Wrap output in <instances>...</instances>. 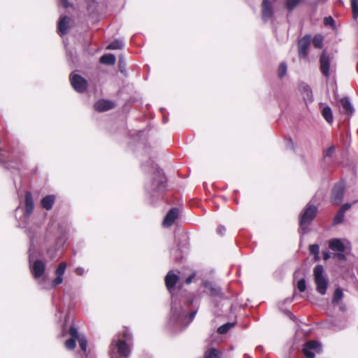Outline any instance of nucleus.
<instances>
[{
	"label": "nucleus",
	"instance_id": "nucleus-17",
	"mask_svg": "<svg viewBox=\"0 0 358 358\" xmlns=\"http://www.w3.org/2000/svg\"><path fill=\"white\" fill-rule=\"evenodd\" d=\"M71 18L68 16H63L60 17L58 23V33L62 36L66 34L70 28Z\"/></svg>",
	"mask_w": 358,
	"mask_h": 358
},
{
	"label": "nucleus",
	"instance_id": "nucleus-42",
	"mask_svg": "<svg viewBox=\"0 0 358 358\" xmlns=\"http://www.w3.org/2000/svg\"><path fill=\"white\" fill-rule=\"evenodd\" d=\"M6 160V153L0 149V164H3Z\"/></svg>",
	"mask_w": 358,
	"mask_h": 358
},
{
	"label": "nucleus",
	"instance_id": "nucleus-6",
	"mask_svg": "<svg viewBox=\"0 0 358 358\" xmlns=\"http://www.w3.org/2000/svg\"><path fill=\"white\" fill-rule=\"evenodd\" d=\"M314 281L316 285V291L321 295L327 293L328 279L325 275L324 267L317 264L313 269Z\"/></svg>",
	"mask_w": 358,
	"mask_h": 358
},
{
	"label": "nucleus",
	"instance_id": "nucleus-23",
	"mask_svg": "<svg viewBox=\"0 0 358 358\" xmlns=\"http://www.w3.org/2000/svg\"><path fill=\"white\" fill-rule=\"evenodd\" d=\"M222 353L215 348H210L205 352L204 358H221Z\"/></svg>",
	"mask_w": 358,
	"mask_h": 358
},
{
	"label": "nucleus",
	"instance_id": "nucleus-34",
	"mask_svg": "<svg viewBox=\"0 0 358 358\" xmlns=\"http://www.w3.org/2000/svg\"><path fill=\"white\" fill-rule=\"evenodd\" d=\"M344 215L345 213L339 210L334 218V224H338L341 223L344 220Z\"/></svg>",
	"mask_w": 358,
	"mask_h": 358
},
{
	"label": "nucleus",
	"instance_id": "nucleus-1",
	"mask_svg": "<svg viewBox=\"0 0 358 358\" xmlns=\"http://www.w3.org/2000/svg\"><path fill=\"white\" fill-rule=\"evenodd\" d=\"M178 279V275L172 271L168 272L164 279L166 287L171 294L172 297L169 324L175 331H180L186 328L194 320L198 311V308H196L189 314L187 313L186 306L192 304L193 303L192 300H189L187 303L183 302V305H181L180 301L178 302V298L173 292Z\"/></svg>",
	"mask_w": 358,
	"mask_h": 358
},
{
	"label": "nucleus",
	"instance_id": "nucleus-29",
	"mask_svg": "<svg viewBox=\"0 0 358 358\" xmlns=\"http://www.w3.org/2000/svg\"><path fill=\"white\" fill-rule=\"evenodd\" d=\"M234 326V323L231 322H227L222 326H220L217 329V332L220 334H226L231 328H232Z\"/></svg>",
	"mask_w": 358,
	"mask_h": 358
},
{
	"label": "nucleus",
	"instance_id": "nucleus-47",
	"mask_svg": "<svg viewBox=\"0 0 358 358\" xmlns=\"http://www.w3.org/2000/svg\"><path fill=\"white\" fill-rule=\"evenodd\" d=\"M61 3L64 6V7H65V8L69 7V2L67 0H61Z\"/></svg>",
	"mask_w": 358,
	"mask_h": 358
},
{
	"label": "nucleus",
	"instance_id": "nucleus-15",
	"mask_svg": "<svg viewBox=\"0 0 358 358\" xmlns=\"http://www.w3.org/2000/svg\"><path fill=\"white\" fill-rule=\"evenodd\" d=\"M69 334L71 338L66 340L64 345L66 349L73 350L76 347L77 337H78V331L75 327L71 326L69 329Z\"/></svg>",
	"mask_w": 358,
	"mask_h": 358
},
{
	"label": "nucleus",
	"instance_id": "nucleus-35",
	"mask_svg": "<svg viewBox=\"0 0 358 358\" xmlns=\"http://www.w3.org/2000/svg\"><path fill=\"white\" fill-rule=\"evenodd\" d=\"M287 64L285 62H282L280 64L279 68H278V76L280 78H282L285 75V73L287 72Z\"/></svg>",
	"mask_w": 358,
	"mask_h": 358
},
{
	"label": "nucleus",
	"instance_id": "nucleus-46",
	"mask_svg": "<svg viewBox=\"0 0 358 358\" xmlns=\"http://www.w3.org/2000/svg\"><path fill=\"white\" fill-rule=\"evenodd\" d=\"M194 277V275H189V277H187L185 280L186 283L190 284L192 282V278Z\"/></svg>",
	"mask_w": 358,
	"mask_h": 358
},
{
	"label": "nucleus",
	"instance_id": "nucleus-36",
	"mask_svg": "<svg viewBox=\"0 0 358 358\" xmlns=\"http://www.w3.org/2000/svg\"><path fill=\"white\" fill-rule=\"evenodd\" d=\"M296 287H297V289H299V291L300 292H305L306 289V280L304 278H301L300 279L298 282H297V285H296Z\"/></svg>",
	"mask_w": 358,
	"mask_h": 358
},
{
	"label": "nucleus",
	"instance_id": "nucleus-16",
	"mask_svg": "<svg viewBox=\"0 0 358 358\" xmlns=\"http://www.w3.org/2000/svg\"><path fill=\"white\" fill-rule=\"evenodd\" d=\"M320 69L322 74L328 78L329 76L330 59L328 55L323 52L320 57Z\"/></svg>",
	"mask_w": 358,
	"mask_h": 358
},
{
	"label": "nucleus",
	"instance_id": "nucleus-12",
	"mask_svg": "<svg viewBox=\"0 0 358 358\" xmlns=\"http://www.w3.org/2000/svg\"><path fill=\"white\" fill-rule=\"evenodd\" d=\"M273 15V7L269 0H263L262 3V18L264 22L268 21Z\"/></svg>",
	"mask_w": 358,
	"mask_h": 358
},
{
	"label": "nucleus",
	"instance_id": "nucleus-41",
	"mask_svg": "<svg viewBox=\"0 0 358 358\" xmlns=\"http://www.w3.org/2000/svg\"><path fill=\"white\" fill-rule=\"evenodd\" d=\"M304 89L306 90V91L307 92V96L308 97V99H310V101H313V95H312V92L310 90V87L307 85L304 87Z\"/></svg>",
	"mask_w": 358,
	"mask_h": 358
},
{
	"label": "nucleus",
	"instance_id": "nucleus-31",
	"mask_svg": "<svg viewBox=\"0 0 358 358\" xmlns=\"http://www.w3.org/2000/svg\"><path fill=\"white\" fill-rule=\"evenodd\" d=\"M313 44L315 48H321L323 45V38L321 35L315 36L313 39Z\"/></svg>",
	"mask_w": 358,
	"mask_h": 358
},
{
	"label": "nucleus",
	"instance_id": "nucleus-24",
	"mask_svg": "<svg viewBox=\"0 0 358 358\" xmlns=\"http://www.w3.org/2000/svg\"><path fill=\"white\" fill-rule=\"evenodd\" d=\"M205 286L209 290L211 295L219 296L221 294V289L219 287L210 282L206 283Z\"/></svg>",
	"mask_w": 358,
	"mask_h": 358
},
{
	"label": "nucleus",
	"instance_id": "nucleus-21",
	"mask_svg": "<svg viewBox=\"0 0 358 358\" xmlns=\"http://www.w3.org/2000/svg\"><path fill=\"white\" fill-rule=\"evenodd\" d=\"M342 108L345 113L349 115H352L354 112L353 106L348 97H344L341 100Z\"/></svg>",
	"mask_w": 358,
	"mask_h": 358
},
{
	"label": "nucleus",
	"instance_id": "nucleus-18",
	"mask_svg": "<svg viewBox=\"0 0 358 358\" xmlns=\"http://www.w3.org/2000/svg\"><path fill=\"white\" fill-rule=\"evenodd\" d=\"M114 103L109 100L101 99L96 101L94 104V108L99 112L108 110L114 107Z\"/></svg>",
	"mask_w": 358,
	"mask_h": 358
},
{
	"label": "nucleus",
	"instance_id": "nucleus-20",
	"mask_svg": "<svg viewBox=\"0 0 358 358\" xmlns=\"http://www.w3.org/2000/svg\"><path fill=\"white\" fill-rule=\"evenodd\" d=\"M55 196L52 194L45 196L41 201V206L45 210H50L55 202Z\"/></svg>",
	"mask_w": 358,
	"mask_h": 358
},
{
	"label": "nucleus",
	"instance_id": "nucleus-27",
	"mask_svg": "<svg viewBox=\"0 0 358 358\" xmlns=\"http://www.w3.org/2000/svg\"><path fill=\"white\" fill-rule=\"evenodd\" d=\"M124 46V43L122 41L116 40L110 44H108L106 47L108 50H118L122 48Z\"/></svg>",
	"mask_w": 358,
	"mask_h": 358
},
{
	"label": "nucleus",
	"instance_id": "nucleus-37",
	"mask_svg": "<svg viewBox=\"0 0 358 358\" xmlns=\"http://www.w3.org/2000/svg\"><path fill=\"white\" fill-rule=\"evenodd\" d=\"M335 150L334 146H330L324 152V157H331Z\"/></svg>",
	"mask_w": 358,
	"mask_h": 358
},
{
	"label": "nucleus",
	"instance_id": "nucleus-14",
	"mask_svg": "<svg viewBox=\"0 0 358 358\" xmlns=\"http://www.w3.org/2000/svg\"><path fill=\"white\" fill-rule=\"evenodd\" d=\"M310 36H305L299 41V55L300 57H306L307 56L308 48L310 43Z\"/></svg>",
	"mask_w": 358,
	"mask_h": 358
},
{
	"label": "nucleus",
	"instance_id": "nucleus-10",
	"mask_svg": "<svg viewBox=\"0 0 358 358\" xmlns=\"http://www.w3.org/2000/svg\"><path fill=\"white\" fill-rule=\"evenodd\" d=\"M73 88L79 93L83 92L87 86V80L80 75L71 73L69 77Z\"/></svg>",
	"mask_w": 358,
	"mask_h": 358
},
{
	"label": "nucleus",
	"instance_id": "nucleus-32",
	"mask_svg": "<svg viewBox=\"0 0 358 358\" xmlns=\"http://www.w3.org/2000/svg\"><path fill=\"white\" fill-rule=\"evenodd\" d=\"M309 252L311 255H314L315 259L318 258L320 252V246L317 244H313L309 245Z\"/></svg>",
	"mask_w": 358,
	"mask_h": 358
},
{
	"label": "nucleus",
	"instance_id": "nucleus-4",
	"mask_svg": "<svg viewBox=\"0 0 358 358\" xmlns=\"http://www.w3.org/2000/svg\"><path fill=\"white\" fill-rule=\"evenodd\" d=\"M131 338L128 329L114 338L110 345V358H129L131 351Z\"/></svg>",
	"mask_w": 358,
	"mask_h": 358
},
{
	"label": "nucleus",
	"instance_id": "nucleus-22",
	"mask_svg": "<svg viewBox=\"0 0 358 358\" xmlns=\"http://www.w3.org/2000/svg\"><path fill=\"white\" fill-rule=\"evenodd\" d=\"M115 57L113 54H106L101 57L100 62L107 65H113L115 63Z\"/></svg>",
	"mask_w": 358,
	"mask_h": 358
},
{
	"label": "nucleus",
	"instance_id": "nucleus-33",
	"mask_svg": "<svg viewBox=\"0 0 358 358\" xmlns=\"http://www.w3.org/2000/svg\"><path fill=\"white\" fill-rule=\"evenodd\" d=\"M301 0H286V7L291 11L292 10Z\"/></svg>",
	"mask_w": 358,
	"mask_h": 358
},
{
	"label": "nucleus",
	"instance_id": "nucleus-5",
	"mask_svg": "<svg viewBox=\"0 0 358 358\" xmlns=\"http://www.w3.org/2000/svg\"><path fill=\"white\" fill-rule=\"evenodd\" d=\"M152 175L145 184V190L151 196H157L163 192L166 187V178L162 169L153 161L150 162Z\"/></svg>",
	"mask_w": 358,
	"mask_h": 358
},
{
	"label": "nucleus",
	"instance_id": "nucleus-9",
	"mask_svg": "<svg viewBox=\"0 0 358 358\" xmlns=\"http://www.w3.org/2000/svg\"><path fill=\"white\" fill-rule=\"evenodd\" d=\"M321 350V343L316 341L306 342L303 348V352L306 358H315V353H319Z\"/></svg>",
	"mask_w": 358,
	"mask_h": 358
},
{
	"label": "nucleus",
	"instance_id": "nucleus-19",
	"mask_svg": "<svg viewBox=\"0 0 358 358\" xmlns=\"http://www.w3.org/2000/svg\"><path fill=\"white\" fill-rule=\"evenodd\" d=\"M34 201L31 192H27L25 193V211L24 216L29 217L34 210Z\"/></svg>",
	"mask_w": 358,
	"mask_h": 358
},
{
	"label": "nucleus",
	"instance_id": "nucleus-30",
	"mask_svg": "<svg viewBox=\"0 0 358 358\" xmlns=\"http://www.w3.org/2000/svg\"><path fill=\"white\" fill-rule=\"evenodd\" d=\"M350 1L352 17L354 20H357V18L358 17V0H350Z\"/></svg>",
	"mask_w": 358,
	"mask_h": 358
},
{
	"label": "nucleus",
	"instance_id": "nucleus-50",
	"mask_svg": "<svg viewBox=\"0 0 358 358\" xmlns=\"http://www.w3.org/2000/svg\"><path fill=\"white\" fill-rule=\"evenodd\" d=\"M171 255H172V256H173V255H173V251H171Z\"/></svg>",
	"mask_w": 358,
	"mask_h": 358
},
{
	"label": "nucleus",
	"instance_id": "nucleus-3",
	"mask_svg": "<svg viewBox=\"0 0 358 358\" xmlns=\"http://www.w3.org/2000/svg\"><path fill=\"white\" fill-rule=\"evenodd\" d=\"M67 240V231L61 226L54 231L52 226H48L45 236V244L47 247L46 253L50 259L59 257V250Z\"/></svg>",
	"mask_w": 358,
	"mask_h": 358
},
{
	"label": "nucleus",
	"instance_id": "nucleus-11",
	"mask_svg": "<svg viewBox=\"0 0 358 358\" xmlns=\"http://www.w3.org/2000/svg\"><path fill=\"white\" fill-rule=\"evenodd\" d=\"M345 190V183L343 181H340L336 183L331 192V202L335 204H339L343 197Z\"/></svg>",
	"mask_w": 358,
	"mask_h": 358
},
{
	"label": "nucleus",
	"instance_id": "nucleus-49",
	"mask_svg": "<svg viewBox=\"0 0 358 358\" xmlns=\"http://www.w3.org/2000/svg\"><path fill=\"white\" fill-rule=\"evenodd\" d=\"M167 121H168V118H167V117H163V122H164V123H166Z\"/></svg>",
	"mask_w": 358,
	"mask_h": 358
},
{
	"label": "nucleus",
	"instance_id": "nucleus-43",
	"mask_svg": "<svg viewBox=\"0 0 358 358\" xmlns=\"http://www.w3.org/2000/svg\"><path fill=\"white\" fill-rule=\"evenodd\" d=\"M75 272L78 275H83L85 273V270L82 267H78L76 268Z\"/></svg>",
	"mask_w": 358,
	"mask_h": 358
},
{
	"label": "nucleus",
	"instance_id": "nucleus-25",
	"mask_svg": "<svg viewBox=\"0 0 358 358\" xmlns=\"http://www.w3.org/2000/svg\"><path fill=\"white\" fill-rule=\"evenodd\" d=\"M322 116L325 119V120L331 123L333 122V115L331 108L329 106H326L322 109Z\"/></svg>",
	"mask_w": 358,
	"mask_h": 358
},
{
	"label": "nucleus",
	"instance_id": "nucleus-2",
	"mask_svg": "<svg viewBox=\"0 0 358 358\" xmlns=\"http://www.w3.org/2000/svg\"><path fill=\"white\" fill-rule=\"evenodd\" d=\"M31 241V245L29 248V268L31 273L34 279L36 281L41 289L45 290H51L56 288L57 286L61 285L64 281V275L65 274L67 264L65 262H62L59 264L55 271V277L51 280L48 279V275L45 273L46 264L41 259L35 260L33 263L31 262V247L34 245V238L35 235L38 234V229L36 227L34 231L29 230L27 231Z\"/></svg>",
	"mask_w": 358,
	"mask_h": 358
},
{
	"label": "nucleus",
	"instance_id": "nucleus-8",
	"mask_svg": "<svg viewBox=\"0 0 358 358\" xmlns=\"http://www.w3.org/2000/svg\"><path fill=\"white\" fill-rule=\"evenodd\" d=\"M350 243L345 239L332 238L329 241V248L334 252L333 257L339 260L345 261V255L343 254Z\"/></svg>",
	"mask_w": 358,
	"mask_h": 358
},
{
	"label": "nucleus",
	"instance_id": "nucleus-40",
	"mask_svg": "<svg viewBox=\"0 0 358 358\" xmlns=\"http://www.w3.org/2000/svg\"><path fill=\"white\" fill-rule=\"evenodd\" d=\"M351 203H345L341 207L340 210L345 213L346 210L351 208Z\"/></svg>",
	"mask_w": 358,
	"mask_h": 358
},
{
	"label": "nucleus",
	"instance_id": "nucleus-45",
	"mask_svg": "<svg viewBox=\"0 0 358 358\" xmlns=\"http://www.w3.org/2000/svg\"><path fill=\"white\" fill-rule=\"evenodd\" d=\"M322 255H323V259L324 260L327 261V259H329L330 258V255L328 252H322Z\"/></svg>",
	"mask_w": 358,
	"mask_h": 358
},
{
	"label": "nucleus",
	"instance_id": "nucleus-44",
	"mask_svg": "<svg viewBox=\"0 0 358 358\" xmlns=\"http://www.w3.org/2000/svg\"><path fill=\"white\" fill-rule=\"evenodd\" d=\"M287 148L290 150L294 149V143L292 139H289L287 143Z\"/></svg>",
	"mask_w": 358,
	"mask_h": 358
},
{
	"label": "nucleus",
	"instance_id": "nucleus-39",
	"mask_svg": "<svg viewBox=\"0 0 358 358\" xmlns=\"http://www.w3.org/2000/svg\"><path fill=\"white\" fill-rule=\"evenodd\" d=\"M226 232V228L223 225H220L217 228V233L220 236H223Z\"/></svg>",
	"mask_w": 358,
	"mask_h": 358
},
{
	"label": "nucleus",
	"instance_id": "nucleus-38",
	"mask_svg": "<svg viewBox=\"0 0 358 358\" xmlns=\"http://www.w3.org/2000/svg\"><path fill=\"white\" fill-rule=\"evenodd\" d=\"M324 23L326 25H334V20L331 16L326 17L324 20Z\"/></svg>",
	"mask_w": 358,
	"mask_h": 358
},
{
	"label": "nucleus",
	"instance_id": "nucleus-48",
	"mask_svg": "<svg viewBox=\"0 0 358 358\" xmlns=\"http://www.w3.org/2000/svg\"><path fill=\"white\" fill-rule=\"evenodd\" d=\"M174 258L176 259V261H180L182 259V257L179 255H176L174 256Z\"/></svg>",
	"mask_w": 358,
	"mask_h": 358
},
{
	"label": "nucleus",
	"instance_id": "nucleus-26",
	"mask_svg": "<svg viewBox=\"0 0 358 358\" xmlns=\"http://www.w3.org/2000/svg\"><path fill=\"white\" fill-rule=\"evenodd\" d=\"M77 341H78L80 349L85 352L87 350V341L85 337V336L78 334V337H77Z\"/></svg>",
	"mask_w": 358,
	"mask_h": 358
},
{
	"label": "nucleus",
	"instance_id": "nucleus-7",
	"mask_svg": "<svg viewBox=\"0 0 358 358\" xmlns=\"http://www.w3.org/2000/svg\"><path fill=\"white\" fill-rule=\"evenodd\" d=\"M317 213V207L310 204H307L303 211L301 213L299 225L303 233L305 234L308 229V226L310 222L314 220Z\"/></svg>",
	"mask_w": 358,
	"mask_h": 358
},
{
	"label": "nucleus",
	"instance_id": "nucleus-28",
	"mask_svg": "<svg viewBox=\"0 0 358 358\" xmlns=\"http://www.w3.org/2000/svg\"><path fill=\"white\" fill-rule=\"evenodd\" d=\"M343 296V294L341 289L336 288L334 293L332 303H338L339 302V301L342 299Z\"/></svg>",
	"mask_w": 358,
	"mask_h": 358
},
{
	"label": "nucleus",
	"instance_id": "nucleus-13",
	"mask_svg": "<svg viewBox=\"0 0 358 358\" xmlns=\"http://www.w3.org/2000/svg\"><path fill=\"white\" fill-rule=\"evenodd\" d=\"M179 215V210L177 208H171L166 215L165 216L164 221H163V226L164 227H171L176 220L178 218Z\"/></svg>",
	"mask_w": 358,
	"mask_h": 358
}]
</instances>
